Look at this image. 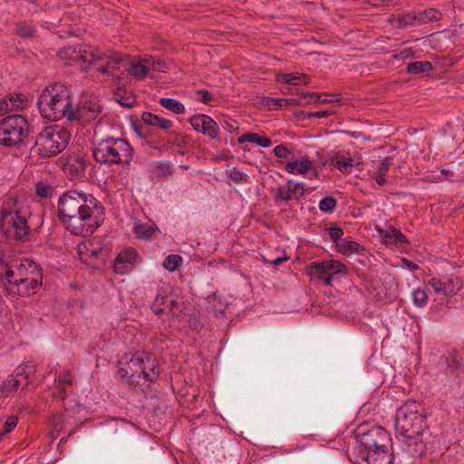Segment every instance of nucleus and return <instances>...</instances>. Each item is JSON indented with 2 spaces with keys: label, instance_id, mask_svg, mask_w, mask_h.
I'll list each match as a JSON object with an SVG mask.
<instances>
[{
  "label": "nucleus",
  "instance_id": "obj_1",
  "mask_svg": "<svg viewBox=\"0 0 464 464\" xmlns=\"http://www.w3.org/2000/svg\"><path fill=\"white\" fill-rule=\"evenodd\" d=\"M394 427L405 439L404 450L412 458L421 456L426 446L420 438L427 428L426 416L419 412L415 401H406L396 411Z\"/></svg>",
  "mask_w": 464,
  "mask_h": 464
},
{
  "label": "nucleus",
  "instance_id": "obj_2",
  "mask_svg": "<svg viewBox=\"0 0 464 464\" xmlns=\"http://www.w3.org/2000/svg\"><path fill=\"white\" fill-rule=\"evenodd\" d=\"M30 217L29 202L25 198L7 195L1 204L0 230L8 237L23 239L30 231Z\"/></svg>",
  "mask_w": 464,
  "mask_h": 464
},
{
  "label": "nucleus",
  "instance_id": "obj_3",
  "mask_svg": "<svg viewBox=\"0 0 464 464\" xmlns=\"http://www.w3.org/2000/svg\"><path fill=\"white\" fill-rule=\"evenodd\" d=\"M42 284L43 273L39 266L31 259L24 258L15 261L14 273L5 290L10 295L30 296L39 291Z\"/></svg>",
  "mask_w": 464,
  "mask_h": 464
},
{
  "label": "nucleus",
  "instance_id": "obj_4",
  "mask_svg": "<svg viewBox=\"0 0 464 464\" xmlns=\"http://www.w3.org/2000/svg\"><path fill=\"white\" fill-rule=\"evenodd\" d=\"M155 367V359L143 351L126 354L119 362L121 379L128 384H144L147 381L155 382L159 377Z\"/></svg>",
  "mask_w": 464,
  "mask_h": 464
},
{
  "label": "nucleus",
  "instance_id": "obj_5",
  "mask_svg": "<svg viewBox=\"0 0 464 464\" xmlns=\"http://www.w3.org/2000/svg\"><path fill=\"white\" fill-rule=\"evenodd\" d=\"M65 53L82 70H87L91 64H97L100 73L111 77L115 76V71L119 70L120 64L123 62L122 56L119 53L106 55L86 45L69 46L65 49Z\"/></svg>",
  "mask_w": 464,
  "mask_h": 464
},
{
  "label": "nucleus",
  "instance_id": "obj_6",
  "mask_svg": "<svg viewBox=\"0 0 464 464\" xmlns=\"http://www.w3.org/2000/svg\"><path fill=\"white\" fill-rule=\"evenodd\" d=\"M85 205L76 208V217L68 218L63 225L72 234L87 237L98 228L104 215V208L91 194L84 196Z\"/></svg>",
  "mask_w": 464,
  "mask_h": 464
},
{
  "label": "nucleus",
  "instance_id": "obj_7",
  "mask_svg": "<svg viewBox=\"0 0 464 464\" xmlns=\"http://www.w3.org/2000/svg\"><path fill=\"white\" fill-rule=\"evenodd\" d=\"M72 99L68 88L61 83L46 87L41 93L37 105L41 115L50 121H57L63 118L68 121Z\"/></svg>",
  "mask_w": 464,
  "mask_h": 464
},
{
  "label": "nucleus",
  "instance_id": "obj_8",
  "mask_svg": "<svg viewBox=\"0 0 464 464\" xmlns=\"http://www.w3.org/2000/svg\"><path fill=\"white\" fill-rule=\"evenodd\" d=\"M134 150L123 138L105 137L94 144V160L106 166L130 165L133 160Z\"/></svg>",
  "mask_w": 464,
  "mask_h": 464
},
{
  "label": "nucleus",
  "instance_id": "obj_9",
  "mask_svg": "<svg viewBox=\"0 0 464 464\" xmlns=\"http://www.w3.org/2000/svg\"><path fill=\"white\" fill-rule=\"evenodd\" d=\"M70 133L58 125L44 128L36 137L35 150L39 155L52 157L62 152L68 144Z\"/></svg>",
  "mask_w": 464,
  "mask_h": 464
},
{
  "label": "nucleus",
  "instance_id": "obj_10",
  "mask_svg": "<svg viewBox=\"0 0 464 464\" xmlns=\"http://www.w3.org/2000/svg\"><path fill=\"white\" fill-rule=\"evenodd\" d=\"M28 136V122L19 114L5 117L0 121V144L7 147L22 143Z\"/></svg>",
  "mask_w": 464,
  "mask_h": 464
},
{
  "label": "nucleus",
  "instance_id": "obj_11",
  "mask_svg": "<svg viewBox=\"0 0 464 464\" xmlns=\"http://www.w3.org/2000/svg\"><path fill=\"white\" fill-rule=\"evenodd\" d=\"M68 121L71 123L85 124L95 120L102 112L98 98L90 92H83L74 107L72 104L69 111Z\"/></svg>",
  "mask_w": 464,
  "mask_h": 464
},
{
  "label": "nucleus",
  "instance_id": "obj_12",
  "mask_svg": "<svg viewBox=\"0 0 464 464\" xmlns=\"http://www.w3.org/2000/svg\"><path fill=\"white\" fill-rule=\"evenodd\" d=\"M357 438L360 442L358 453L360 451H389L391 438L389 432L382 427L372 426L367 430L359 432Z\"/></svg>",
  "mask_w": 464,
  "mask_h": 464
},
{
  "label": "nucleus",
  "instance_id": "obj_13",
  "mask_svg": "<svg viewBox=\"0 0 464 464\" xmlns=\"http://www.w3.org/2000/svg\"><path fill=\"white\" fill-rule=\"evenodd\" d=\"M88 195L82 191L68 190L60 196L57 208L59 219L63 224L68 218L76 217V208L85 205L84 196Z\"/></svg>",
  "mask_w": 464,
  "mask_h": 464
},
{
  "label": "nucleus",
  "instance_id": "obj_14",
  "mask_svg": "<svg viewBox=\"0 0 464 464\" xmlns=\"http://www.w3.org/2000/svg\"><path fill=\"white\" fill-rule=\"evenodd\" d=\"M151 309L158 316H168L171 324L183 312L184 304L177 302L171 295L158 294L151 304Z\"/></svg>",
  "mask_w": 464,
  "mask_h": 464
},
{
  "label": "nucleus",
  "instance_id": "obj_15",
  "mask_svg": "<svg viewBox=\"0 0 464 464\" xmlns=\"http://www.w3.org/2000/svg\"><path fill=\"white\" fill-rule=\"evenodd\" d=\"M440 18V12L434 8H429L417 13H403L399 15L398 23L401 27L416 26L439 21Z\"/></svg>",
  "mask_w": 464,
  "mask_h": 464
},
{
  "label": "nucleus",
  "instance_id": "obj_16",
  "mask_svg": "<svg viewBox=\"0 0 464 464\" xmlns=\"http://www.w3.org/2000/svg\"><path fill=\"white\" fill-rule=\"evenodd\" d=\"M189 122L196 131L210 139H216L219 136V127L209 116L205 114L195 115L190 118Z\"/></svg>",
  "mask_w": 464,
  "mask_h": 464
},
{
  "label": "nucleus",
  "instance_id": "obj_17",
  "mask_svg": "<svg viewBox=\"0 0 464 464\" xmlns=\"http://www.w3.org/2000/svg\"><path fill=\"white\" fill-rule=\"evenodd\" d=\"M137 260V253L132 248H127L117 256L113 263L114 272L120 275L127 274L131 270Z\"/></svg>",
  "mask_w": 464,
  "mask_h": 464
},
{
  "label": "nucleus",
  "instance_id": "obj_18",
  "mask_svg": "<svg viewBox=\"0 0 464 464\" xmlns=\"http://www.w3.org/2000/svg\"><path fill=\"white\" fill-rule=\"evenodd\" d=\"M356 464H392V456L389 451H360L356 456Z\"/></svg>",
  "mask_w": 464,
  "mask_h": 464
},
{
  "label": "nucleus",
  "instance_id": "obj_19",
  "mask_svg": "<svg viewBox=\"0 0 464 464\" xmlns=\"http://www.w3.org/2000/svg\"><path fill=\"white\" fill-rule=\"evenodd\" d=\"M285 169L292 175H305L310 172H313L314 176L316 175L314 163L306 158L287 162Z\"/></svg>",
  "mask_w": 464,
  "mask_h": 464
},
{
  "label": "nucleus",
  "instance_id": "obj_20",
  "mask_svg": "<svg viewBox=\"0 0 464 464\" xmlns=\"http://www.w3.org/2000/svg\"><path fill=\"white\" fill-rule=\"evenodd\" d=\"M332 164L343 173L350 174L353 169L359 165V160L348 152L341 151L333 158Z\"/></svg>",
  "mask_w": 464,
  "mask_h": 464
},
{
  "label": "nucleus",
  "instance_id": "obj_21",
  "mask_svg": "<svg viewBox=\"0 0 464 464\" xmlns=\"http://www.w3.org/2000/svg\"><path fill=\"white\" fill-rule=\"evenodd\" d=\"M132 231L138 239L149 240L156 231H159V228L152 221L143 223L140 220H135Z\"/></svg>",
  "mask_w": 464,
  "mask_h": 464
},
{
  "label": "nucleus",
  "instance_id": "obj_22",
  "mask_svg": "<svg viewBox=\"0 0 464 464\" xmlns=\"http://www.w3.org/2000/svg\"><path fill=\"white\" fill-rule=\"evenodd\" d=\"M380 235L382 236L383 242L386 246L393 248L399 243H408V239L400 229L393 227H390L386 230L380 229Z\"/></svg>",
  "mask_w": 464,
  "mask_h": 464
},
{
  "label": "nucleus",
  "instance_id": "obj_23",
  "mask_svg": "<svg viewBox=\"0 0 464 464\" xmlns=\"http://www.w3.org/2000/svg\"><path fill=\"white\" fill-rule=\"evenodd\" d=\"M148 54L131 62L129 73L137 80H142L149 75L150 65L147 63Z\"/></svg>",
  "mask_w": 464,
  "mask_h": 464
},
{
  "label": "nucleus",
  "instance_id": "obj_24",
  "mask_svg": "<svg viewBox=\"0 0 464 464\" xmlns=\"http://www.w3.org/2000/svg\"><path fill=\"white\" fill-rule=\"evenodd\" d=\"M310 77L304 73H280L277 74L276 82L286 85H307Z\"/></svg>",
  "mask_w": 464,
  "mask_h": 464
},
{
  "label": "nucleus",
  "instance_id": "obj_25",
  "mask_svg": "<svg viewBox=\"0 0 464 464\" xmlns=\"http://www.w3.org/2000/svg\"><path fill=\"white\" fill-rule=\"evenodd\" d=\"M141 120L147 125L156 126L165 130L171 129L173 126V122L170 120L162 118L150 111L143 112Z\"/></svg>",
  "mask_w": 464,
  "mask_h": 464
},
{
  "label": "nucleus",
  "instance_id": "obj_26",
  "mask_svg": "<svg viewBox=\"0 0 464 464\" xmlns=\"http://www.w3.org/2000/svg\"><path fill=\"white\" fill-rule=\"evenodd\" d=\"M101 251L99 243L92 240H85L78 246V254L82 260H86L89 256H97Z\"/></svg>",
  "mask_w": 464,
  "mask_h": 464
},
{
  "label": "nucleus",
  "instance_id": "obj_27",
  "mask_svg": "<svg viewBox=\"0 0 464 464\" xmlns=\"http://www.w3.org/2000/svg\"><path fill=\"white\" fill-rule=\"evenodd\" d=\"M309 274L313 277H317L326 285L332 284V276L329 274V269H326V262H314L309 268Z\"/></svg>",
  "mask_w": 464,
  "mask_h": 464
},
{
  "label": "nucleus",
  "instance_id": "obj_28",
  "mask_svg": "<svg viewBox=\"0 0 464 464\" xmlns=\"http://www.w3.org/2000/svg\"><path fill=\"white\" fill-rule=\"evenodd\" d=\"M237 141L240 144L246 143V142L257 144L263 148H268L272 145V141L269 138L260 136L255 132H247V133H245V134L239 136L237 138Z\"/></svg>",
  "mask_w": 464,
  "mask_h": 464
},
{
  "label": "nucleus",
  "instance_id": "obj_29",
  "mask_svg": "<svg viewBox=\"0 0 464 464\" xmlns=\"http://www.w3.org/2000/svg\"><path fill=\"white\" fill-rule=\"evenodd\" d=\"M336 249L339 253L345 256H351L353 253H361L364 250L363 246H362L359 243L348 240L346 238L342 239L336 243Z\"/></svg>",
  "mask_w": 464,
  "mask_h": 464
},
{
  "label": "nucleus",
  "instance_id": "obj_30",
  "mask_svg": "<svg viewBox=\"0 0 464 464\" xmlns=\"http://www.w3.org/2000/svg\"><path fill=\"white\" fill-rule=\"evenodd\" d=\"M445 297H452L456 295L463 287V281L458 276L451 275L445 281Z\"/></svg>",
  "mask_w": 464,
  "mask_h": 464
},
{
  "label": "nucleus",
  "instance_id": "obj_31",
  "mask_svg": "<svg viewBox=\"0 0 464 464\" xmlns=\"http://www.w3.org/2000/svg\"><path fill=\"white\" fill-rule=\"evenodd\" d=\"M14 267L15 262L7 263L0 257V288L5 289Z\"/></svg>",
  "mask_w": 464,
  "mask_h": 464
},
{
  "label": "nucleus",
  "instance_id": "obj_32",
  "mask_svg": "<svg viewBox=\"0 0 464 464\" xmlns=\"http://www.w3.org/2000/svg\"><path fill=\"white\" fill-rule=\"evenodd\" d=\"M433 66L429 61H417L408 63L407 72L411 74L426 73L432 70Z\"/></svg>",
  "mask_w": 464,
  "mask_h": 464
},
{
  "label": "nucleus",
  "instance_id": "obj_33",
  "mask_svg": "<svg viewBox=\"0 0 464 464\" xmlns=\"http://www.w3.org/2000/svg\"><path fill=\"white\" fill-rule=\"evenodd\" d=\"M20 380L15 375L9 376L0 386V393L7 397L10 393L16 392L20 387Z\"/></svg>",
  "mask_w": 464,
  "mask_h": 464
},
{
  "label": "nucleus",
  "instance_id": "obj_34",
  "mask_svg": "<svg viewBox=\"0 0 464 464\" xmlns=\"http://www.w3.org/2000/svg\"><path fill=\"white\" fill-rule=\"evenodd\" d=\"M411 299L416 307L422 308L427 305L429 295L425 289L417 287L411 292Z\"/></svg>",
  "mask_w": 464,
  "mask_h": 464
},
{
  "label": "nucleus",
  "instance_id": "obj_35",
  "mask_svg": "<svg viewBox=\"0 0 464 464\" xmlns=\"http://www.w3.org/2000/svg\"><path fill=\"white\" fill-rule=\"evenodd\" d=\"M160 104L176 114H182L185 111L184 105L172 98H161Z\"/></svg>",
  "mask_w": 464,
  "mask_h": 464
},
{
  "label": "nucleus",
  "instance_id": "obj_36",
  "mask_svg": "<svg viewBox=\"0 0 464 464\" xmlns=\"http://www.w3.org/2000/svg\"><path fill=\"white\" fill-rule=\"evenodd\" d=\"M290 188V192L293 199H298L308 193V189L305 185L301 182H294L293 180L287 181Z\"/></svg>",
  "mask_w": 464,
  "mask_h": 464
},
{
  "label": "nucleus",
  "instance_id": "obj_37",
  "mask_svg": "<svg viewBox=\"0 0 464 464\" xmlns=\"http://www.w3.org/2000/svg\"><path fill=\"white\" fill-rule=\"evenodd\" d=\"M36 194L43 198H50L54 194V187L45 181H40L35 186Z\"/></svg>",
  "mask_w": 464,
  "mask_h": 464
},
{
  "label": "nucleus",
  "instance_id": "obj_38",
  "mask_svg": "<svg viewBox=\"0 0 464 464\" xmlns=\"http://www.w3.org/2000/svg\"><path fill=\"white\" fill-rule=\"evenodd\" d=\"M182 257L179 255H169L163 261V266L169 272H173L182 264Z\"/></svg>",
  "mask_w": 464,
  "mask_h": 464
},
{
  "label": "nucleus",
  "instance_id": "obj_39",
  "mask_svg": "<svg viewBox=\"0 0 464 464\" xmlns=\"http://www.w3.org/2000/svg\"><path fill=\"white\" fill-rule=\"evenodd\" d=\"M428 285H430L433 292L437 295H441L444 296L445 292V285L444 281L437 276H432L427 281Z\"/></svg>",
  "mask_w": 464,
  "mask_h": 464
},
{
  "label": "nucleus",
  "instance_id": "obj_40",
  "mask_svg": "<svg viewBox=\"0 0 464 464\" xmlns=\"http://www.w3.org/2000/svg\"><path fill=\"white\" fill-rule=\"evenodd\" d=\"M393 163L392 158L387 157L382 161L374 162L373 168L375 169V173L381 174V175H386L388 170L390 169L391 166Z\"/></svg>",
  "mask_w": 464,
  "mask_h": 464
},
{
  "label": "nucleus",
  "instance_id": "obj_41",
  "mask_svg": "<svg viewBox=\"0 0 464 464\" xmlns=\"http://www.w3.org/2000/svg\"><path fill=\"white\" fill-rule=\"evenodd\" d=\"M326 269H329V274L333 276L334 274L346 273V266L337 260H327Z\"/></svg>",
  "mask_w": 464,
  "mask_h": 464
},
{
  "label": "nucleus",
  "instance_id": "obj_42",
  "mask_svg": "<svg viewBox=\"0 0 464 464\" xmlns=\"http://www.w3.org/2000/svg\"><path fill=\"white\" fill-rule=\"evenodd\" d=\"M147 63L150 65V72H165L168 68L166 62L162 60H155L154 57L148 54Z\"/></svg>",
  "mask_w": 464,
  "mask_h": 464
},
{
  "label": "nucleus",
  "instance_id": "obj_43",
  "mask_svg": "<svg viewBox=\"0 0 464 464\" xmlns=\"http://www.w3.org/2000/svg\"><path fill=\"white\" fill-rule=\"evenodd\" d=\"M275 198L285 203L293 199L288 183L277 188Z\"/></svg>",
  "mask_w": 464,
  "mask_h": 464
},
{
  "label": "nucleus",
  "instance_id": "obj_44",
  "mask_svg": "<svg viewBox=\"0 0 464 464\" xmlns=\"http://www.w3.org/2000/svg\"><path fill=\"white\" fill-rule=\"evenodd\" d=\"M336 208V199L332 196L323 198L319 202V209L323 212H332Z\"/></svg>",
  "mask_w": 464,
  "mask_h": 464
},
{
  "label": "nucleus",
  "instance_id": "obj_45",
  "mask_svg": "<svg viewBox=\"0 0 464 464\" xmlns=\"http://www.w3.org/2000/svg\"><path fill=\"white\" fill-rule=\"evenodd\" d=\"M320 94L317 92H304L298 98V105H308L319 101Z\"/></svg>",
  "mask_w": 464,
  "mask_h": 464
},
{
  "label": "nucleus",
  "instance_id": "obj_46",
  "mask_svg": "<svg viewBox=\"0 0 464 464\" xmlns=\"http://www.w3.org/2000/svg\"><path fill=\"white\" fill-rule=\"evenodd\" d=\"M34 372V365L30 362L19 365L15 369V376L16 377L24 375L25 379H28L30 377V375Z\"/></svg>",
  "mask_w": 464,
  "mask_h": 464
},
{
  "label": "nucleus",
  "instance_id": "obj_47",
  "mask_svg": "<svg viewBox=\"0 0 464 464\" xmlns=\"http://www.w3.org/2000/svg\"><path fill=\"white\" fill-rule=\"evenodd\" d=\"M18 419L15 416H10L6 419L4 423V430L0 432V435H5L11 432L17 425Z\"/></svg>",
  "mask_w": 464,
  "mask_h": 464
},
{
  "label": "nucleus",
  "instance_id": "obj_48",
  "mask_svg": "<svg viewBox=\"0 0 464 464\" xmlns=\"http://www.w3.org/2000/svg\"><path fill=\"white\" fill-rule=\"evenodd\" d=\"M196 99L203 103H209L214 100V94L205 90H198L196 92Z\"/></svg>",
  "mask_w": 464,
  "mask_h": 464
},
{
  "label": "nucleus",
  "instance_id": "obj_49",
  "mask_svg": "<svg viewBox=\"0 0 464 464\" xmlns=\"http://www.w3.org/2000/svg\"><path fill=\"white\" fill-rule=\"evenodd\" d=\"M15 34L21 37H30L34 34V29L26 24H18L15 28Z\"/></svg>",
  "mask_w": 464,
  "mask_h": 464
},
{
  "label": "nucleus",
  "instance_id": "obj_50",
  "mask_svg": "<svg viewBox=\"0 0 464 464\" xmlns=\"http://www.w3.org/2000/svg\"><path fill=\"white\" fill-rule=\"evenodd\" d=\"M461 358L459 356L458 353L453 352L450 354L447 359V365L449 368L457 370L460 365Z\"/></svg>",
  "mask_w": 464,
  "mask_h": 464
},
{
  "label": "nucleus",
  "instance_id": "obj_51",
  "mask_svg": "<svg viewBox=\"0 0 464 464\" xmlns=\"http://www.w3.org/2000/svg\"><path fill=\"white\" fill-rule=\"evenodd\" d=\"M328 235L330 238L336 244L338 241L343 239L342 237L343 235V231L338 227H332L328 228Z\"/></svg>",
  "mask_w": 464,
  "mask_h": 464
},
{
  "label": "nucleus",
  "instance_id": "obj_52",
  "mask_svg": "<svg viewBox=\"0 0 464 464\" xmlns=\"http://www.w3.org/2000/svg\"><path fill=\"white\" fill-rule=\"evenodd\" d=\"M8 99L12 102L11 104L14 105V110L22 109L24 105L25 99L23 94H15Z\"/></svg>",
  "mask_w": 464,
  "mask_h": 464
},
{
  "label": "nucleus",
  "instance_id": "obj_53",
  "mask_svg": "<svg viewBox=\"0 0 464 464\" xmlns=\"http://www.w3.org/2000/svg\"><path fill=\"white\" fill-rule=\"evenodd\" d=\"M273 151L275 156L280 159H286L291 153L290 150L287 149L285 145H278L275 147Z\"/></svg>",
  "mask_w": 464,
  "mask_h": 464
},
{
  "label": "nucleus",
  "instance_id": "obj_54",
  "mask_svg": "<svg viewBox=\"0 0 464 464\" xmlns=\"http://www.w3.org/2000/svg\"><path fill=\"white\" fill-rule=\"evenodd\" d=\"M52 425L55 430H58L64 422V414L61 412L55 413L51 420Z\"/></svg>",
  "mask_w": 464,
  "mask_h": 464
},
{
  "label": "nucleus",
  "instance_id": "obj_55",
  "mask_svg": "<svg viewBox=\"0 0 464 464\" xmlns=\"http://www.w3.org/2000/svg\"><path fill=\"white\" fill-rule=\"evenodd\" d=\"M11 103L12 102H10L8 98L0 100V114H5L6 112L15 111L14 105Z\"/></svg>",
  "mask_w": 464,
  "mask_h": 464
},
{
  "label": "nucleus",
  "instance_id": "obj_56",
  "mask_svg": "<svg viewBox=\"0 0 464 464\" xmlns=\"http://www.w3.org/2000/svg\"><path fill=\"white\" fill-rule=\"evenodd\" d=\"M265 100L266 101V105L267 106H271V105H275V106H277V107H283V106H286V99H281V98H278V99H276V98H265Z\"/></svg>",
  "mask_w": 464,
  "mask_h": 464
},
{
  "label": "nucleus",
  "instance_id": "obj_57",
  "mask_svg": "<svg viewBox=\"0 0 464 464\" xmlns=\"http://www.w3.org/2000/svg\"><path fill=\"white\" fill-rule=\"evenodd\" d=\"M414 54L413 51L411 48H405L401 50L400 53L394 55L395 59L403 60L412 57Z\"/></svg>",
  "mask_w": 464,
  "mask_h": 464
},
{
  "label": "nucleus",
  "instance_id": "obj_58",
  "mask_svg": "<svg viewBox=\"0 0 464 464\" xmlns=\"http://www.w3.org/2000/svg\"><path fill=\"white\" fill-rule=\"evenodd\" d=\"M157 169L162 176H170L172 174V168L169 164H160Z\"/></svg>",
  "mask_w": 464,
  "mask_h": 464
},
{
  "label": "nucleus",
  "instance_id": "obj_59",
  "mask_svg": "<svg viewBox=\"0 0 464 464\" xmlns=\"http://www.w3.org/2000/svg\"><path fill=\"white\" fill-rule=\"evenodd\" d=\"M118 102L121 106L131 107L136 101L132 96H128L119 98Z\"/></svg>",
  "mask_w": 464,
  "mask_h": 464
},
{
  "label": "nucleus",
  "instance_id": "obj_60",
  "mask_svg": "<svg viewBox=\"0 0 464 464\" xmlns=\"http://www.w3.org/2000/svg\"><path fill=\"white\" fill-rule=\"evenodd\" d=\"M401 262L403 264V267L409 269L410 271L414 272V271L419 269V266L417 264H415V263H413V262H411V261H410V260H408L406 258H403L401 260Z\"/></svg>",
  "mask_w": 464,
  "mask_h": 464
},
{
  "label": "nucleus",
  "instance_id": "obj_61",
  "mask_svg": "<svg viewBox=\"0 0 464 464\" xmlns=\"http://www.w3.org/2000/svg\"><path fill=\"white\" fill-rule=\"evenodd\" d=\"M332 113L330 111H318L312 112L309 115L312 117H316V118L322 119V118L328 117Z\"/></svg>",
  "mask_w": 464,
  "mask_h": 464
},
{
  "label": "nucleus",
  "instance_id": "obj_62",
  "mask_svg": "<svg viewBox=\"0 0 464 464\" xmlns=\"http://www.w3.org/2000/svg\"><path fill=\"white\" fill-rule=\"evenodd\" d=\"M281 92L284 94H298L296 89L286 84H284V86L281 88Z\"/></svg>",
  "mask_w": 464,
  "mask_h": 464
},
{
  "label": "nucleus",
  "instance_id": "obj_63",
  "mask_svg": "<svg viewBox=\"0 0 464 464\" xmlns=\"http://www.w3.org/2000/svg\"><path fill=\"white\" fill-rule=\"evenodd\" d=\"M384 177H385L384 175H381V174H378V173H375V174H374L375 181H376L379 185H381V186H382V185H384V184L386 183V179H385V178H384Z\"/></svg>",
  "mask_w": 464,
  "mask_h": 464
},
{
  "label": "nucleus",
  "instance_id": "obj_64",
  "mask_svg": "<svg viewBox=\"0 0 464 464\" xmlns=\"http://www.w3.org/2000/svg\"><path fill=\"white\" fill-rule=\"evenodd\" d=\"M85 169V163L82 160H79L78 166L75 167V173H80L84 171Z\"/></svg>",
  "mask_w": 464,
  "mask_h": 464
}]
</instances>
